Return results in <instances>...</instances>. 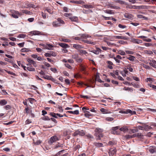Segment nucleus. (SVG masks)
Listing matches in <instances>:
<instances>
[{
  "instance_id": "1",
  "label": "nucleus",
  "mask_w": 156,
  "mask_h": 156,
  "mask_svg": "<svg viewBox=\"0 0 156 156\" xmlns=\"http://www.w3.org/2000/svg\"><path fill=\"white\" fill-rule=\"evenodd\" d=\"M64 24V22L60 18H58L56 21L53 22L52 23L53 26L55 27L61 26Z\"/></svg>"
},
{
  "instance_id": "2",
  "label": "nucleus",
  "mask_w": 156,
  "mask_h": 156,
  "mask_svg": "<svg viewBox=\"0 0 156 156\" xmlns=\"http://www.w3.org/2000/svg\"><path fill=\"white\" fill-rule=\"evenodd\" d=\"M27 61L28 62V63L27 64V66L30 65L32 67H36L37 66L36 62L32 60L30 58H27Z\"/></svg>"
},
{
  "instance_id": "3",
  "label": "nucleus",
  "mask_w": 156,
  "mask_h": 156,
  "mask_svg": "<svg viewBox=\"0 0 156 156\" xmlns=\"http://www.w3.org/2000/svg\"><path fill=\"white\" fill-rule=\"evenodd\" d=\"M95 131L97 133H95V135L98 136V137L97 138V140H100V138L103 136L102 134L100 133L102 132V130L100 129L97 128L95 129Z\"/></svg>"
},
{
  "instance_id": "4",
  "label": "nucleus",
  "mask_w": 156,
  "mask_h": 156,
  "mask_svg": "<svg viewBox=\"0 0 156 156\" xmlns=\"http://www.w3.org/2000/svg\"><path fill=\"white\" fill-rule=\"evenodd\" d=\"M119 113L124 114H127L129 113L131 115H134L136 114V112L135 111H132L129 109L125 110L124 109L120 111Z\"/></svg>"
},
{
  "instance_id": "5",
  "label": "nucleus",
  "mask_w": 156,
  "mask_h": 156,
  "mask_svg": "<svg viewBox=\"0 0 156 156\" xmlns=\"http://www.w3.org/2000/svg\"><path fill=\"white\" fill-rule=\"evenodd\" d=\"M59 140V139L56 135H55L51 137L48 141V143L50 144H52L53 143L58 141Z\"/></svg>"
},
{
  "instance_id": "6",
  "label": "nucleus",
  "mask_w": 156,
  "mask_h": 156,
  "mask_svg": "<svg viewBox=\"0 0 156 156\" xmlns=\"http://www.w3.org/2000/svg\"><path fill=\"white\" fill-rule=\"evenodd\" d=\"M21 14L18 11L13 10L12 12V16L15 18H18L19 16H21Z\"/></svg>"
},
{
  "instance_id": "7",
  "label": "nucleus",
  "mask_w": 156,
  "mask_h": 156,
  "mask_svg": "<svg viewBox=\"0 0 156 156\" xmlns=\"http://www.w3.org/2000/svg\"><path fill=\"white\" fill-rule=\"evenodd\" d=\"M117 150L115 148H111L110 149L108 152L110 156H113L115 155L116 152Z\"/></svg>"
},
{
  "instance_id": "8",
  "label": "nucleus",
  "mask_w": 156,
  "mask_h": 156,
  "mask_svg": "<svg viewBox=\"0 0 156 156\" xmlns=\"http://www.w3.org/2000/svg\"><path fill=\"white\" fill-rule=\"evenodd\" d=\"M119 128V126L112 127V131H111V133L112 134H116L117 135L119 134H120V132L119 131L117 132L116 131V130L118 129Z\"/></svg>"
},
{
  "instance_id": "9",
  "label": "nucleus",
  "mask_w": 156,
  "mask_h": 156,
  "mask_svg": "<svg viewBox=\"0 0 156 156\" xmlns=\"http://www.w3.org/2000/svg\"><path fill=\"white\" fill-rule=\"evenodd\" d=\"M141 6H136L135 5H129L126 6V8L128 9H140Z\"/></svg>"
},
{
  "instance_id": "10",
  "label": "nucleus",
  "mask_w": 156,
  "mask_h": 156,
  "mask_svg": "<svg viewBox=\"0 0 156 156\" xmlns=\"http://www.w3.org/2000/svg\"><path fill=\"white\" fill-rule=\"evenodd\" d=\"M149 151L151 154L156 153V147L153 146H150L149 147Z\"/></svg>"
},
{
  "instance_id": "11",
  "label": "nucleus",
  "mask_w": 156,
  "mask_h": 156,
  "mask_svg": "<svg viewBox=\"0 0 156 156\" xmlns=\"http://www.w3.org/2000/svg\"><path fill=\"white\" fill-rule=\"evenodd\" d=\"M124 16L128 19L129 20H132L133 19V15L130 13H125L124 14Z\"/></svg>"
},
{
  "instance_id": "12",
  "label": "nucleus",
  "mask_w": 156,
  "mask_h": 156,
  "mask_svg": "<svg viewBox=\"0 0 156 156\" xmlns=\"http://www.w3.org/2000/svg\"><path fill=\"white\" fill-rule=\"evenodd\" d=\"M42 46L48 50L51 49L53 47V46L50 44H42Z\"/></svg>"
},
{
  "instance_id": "13",
  "label": "nucleus",
  "mask_w": 156,
  "mask_h": 156,
  "mask_svg": "<svg viewBox=\"0 0 156 156\" xmlns=\"http://www.w3.org/2000/svg\"><path fill=\"white\" fill-rule=\"evenodd\" d=\"M30 34L34 35H39L41 34V32L38 31H34L30 32Z\"/></svg>"
},
{
  "instance_id": "14",
  "label": "nucleus",
  "mask_w": 156,
  "mask_h": 156,
  "mask_svg": "<svg viewBox=\"0 0 156 156\" xmlns=\"http://www.w3.org/2000/svg\"><path fill=\"white\" fill-rule=\"evenodd\" d=\"M114 37L116 39H123L124 40H128V38H126V37L124 36H114Z\"/></svg>"
},
{
  "instance_id": "15",
  "label": "nucleus",
  "mask_w": 156,
  "mask_h": 156,
  "mask_svg": "<svg viewBox=\"0 0 156 156\" xmlns=\"http://www.w3.org/2000/svg\"><path fill=\"white\" fill-rule=\"evenodd\" d=\"M83 7L86 9L93 8L94 6L93 5L90 4H85L83 5Z\"/></svg>"
},
{
  "instance_id": "16",
  "label": "nucleus",
  "mask_w": 156,
  "mask_h": 156,
  "mask_svg": "<svg viewBox=\"0 0 156 156\" xmlns=\"http://www.w3.org/2000/svg\"><path fill=\"white\" fill-rule=\"evenodd\" d=\"M128 129V128L127 126H123L119 129L120 131H123L124 132H126Z\"/></svg>"
},
{
  "instance_id": "17",
  "label": "nucleus",
  "mask_w": 156,
  "mask_h": 156,
  "mask_svg": "<svg viewBox=\"0 0 156 156\" xmlns=\"http://www.w3.org/2000/svg\"><path fill=\"white\" fill-rule=\"evenodd\" d=\"M69 19L72 21L77 22L78 20V18L76 16L69 17Z\"/></svg>"
},
{
  "instance_id": "18",
  "label": "nucleus",
  "mask_w": 156,
  "mask_h": 156,
  "mask_svg": "<svg viewBox=\"0 0 156 156\" xmlns=\"http://www.w3.org/2000/svg\"><path fill=\"white\" fill-rule=\"evenodd\" d=\"M73 47L77 50L82 48L83 47L80 45L76 44H74Z\"/></svg>"
},
{
  "instance_id": "19",
  "label": "nucleus",
  "mask_w": 156,
  "mask_h": 156,
  "mask_svg": "<svg viewBox=\"0 0 156 156\" xmlns=\"http://www.w3.org/2000/svg\"><path fill=\"white\" fill-rule=\"evenodd\" d=\"M107 63L108 64V68H113L112 65H113V64L112 62L110 61H107Z\"/></svg>"
},
{
  "instance_id": "20",
  "label": "nucleus",
  "mask_w": 156,
  "mask_h": 156,
  "mask_svg": "<svg viewBox=\"0 0 156 156\" xmlns=\"http://www.w3.org/2000/svg\"><path fill=\"white\" fill-rule=\"evenodd\" d=\"M94 145L97 147H103V144L101 143H98L97 142H94Z\"/></svg>"
},
{
  "instance_id": "21",
  "label": "nucleus",
  "mask_w": 156,
  "mask_h": 156,
  "mask_svg": "<svg viewBox=\"0 0 156 156\" xmlns=\"http://www.w3.org/2000/svg\"><path fill=\"white\" fill-rule=\"evenodd\" d=\"M144 128H145V131H148L152 129L151 126H149L147 125H145Z\"/></svg>"
},
{
  "instance_id": "22",
  "label": "nucleus",
  "mask_w": 156,
  "mask_h": 156,
  "mask_svg": "<svg viewBox=\"0 0 156 156\" xmlns=\"http://www.w3.org/2000/svg\"><path fill=\"white\" fill-rule=\"evenodd\" d=\"M68 112L73 114L78 115L79 114V112L78 110H76L74 111H68Z\"/></svg>"
},
{
  "instance_id": "23",
  "label": "nucleus",
  "mask_w": 156,
  "mask_h": 156,
  "mask_svg": "<svg viewBox=\"0 0 156 156\" xmlns=\"http://www.w3.org/2000/svg\"><path fill=\"white\" fill-rule=\"evenodd\" d=\"M59 45L64 48H66L69 47L68 44L63 43H60L59 44Z\"/></svg>"
},
{
  "instance_id": "24",
  "label": "nucleus",
  "mask_w": 156,
  "mask_h": 156,
  "mask_svg": "<svg viewBox=\"0 0 156 156\" xmlns=\"http://www.w3.org/2000/svg\"><path fill=\"white\" fill-rule=\"evenodd\" d=\"M7 102L5 100H2L0 101V105H4L7 104Z\"/></svg>"
},
{
  "instance_id": "25",
  "label": "nucleus",
  "mask_w": 156,
  "mask_h": 156,
  "mask_svg": "<svg viewBox=\"0 0 156 156\" xmlns=\"http://www.w3.org/2000/svg\"><path fill=\"white\" fill-rule=\"evenodd\" d=\"M78 130V135L80 136H84L85 134V132L83 130H81L80 131Z\"/></svg>"
},
{
  "instance_id": "26",
  "label": "nucleus",
  "mask_w": 156,
  "mask_h": 156,
  "mask_svg": "<svg viewBox=\"0 0 156 156\" xmlns=\"http://www.w3.org/2000/svg\"><path fill=\"white\" fill-rule=\"evenodd\" d=\"M115 2L116 3H118L121 5H123L125 4V2L122 0H115Z\"/></svg>"
},
{
  "instance_id": "27",
  "label": "nucleus",
  "mask_w": 156,
  "mask_h": 156,
  "mask_svg": "<svg viewBox=\"0 0 156 156\" xmlns=\"http://www.w3.org/2000/svg\"><path fill=\"white\" fill-rule=\"evenodd\" d=\"M100 111L104 114H107L108 113V111L103 108H102L100 109Z\"/></svg>"
},
{
  "instance_id": "28",
  "label": "nucleus",
  "mask_w": 156,
  "mask_h": 156,
  "mask_svg": "<svg viewBox=\"0 0 156 156\" xmlns=\"http://www.w3.org/2000/svg\"><path fill=\"white\" fill-rule=\"evenodd\" d=\"M151 66L152 67L156 68V61L155 60L152 61V62L150 63Z\"/></svg>"
},
{
  "instance_id": "29",
  "label": "nucleus",
  "mask_w": 156,
  "mask_h": 156,
  "mask_svg": "<svg viewBox=\"0 0 156 156\" xmlns=\"http://www.w3.org/2000/svg\"><path fill=\"white\" fill-rule=\"evenodd\" d=\"M123 90H128L131 92L133 91V89L131 87H124L123 88Z\"/></svg>"
},
{
  "instance_id": "30",
  "label": "nucleus",
  "mask_w": 156,
  "mask_h": 156,
  "mask_svg": "<svg viewBox=\"0 0 156 156\" xmlns=\"http://www.w3.org/2000/svg\"><path fill=\"white\" fill-rule=\"evenodd\" d=\"M133 138H134L136 137H140L142 136L141 133H138L133 134L132 135Z\"/></svg>"
},
{
  "instance_id": "31",
  "label": "nucleus",
  "mask_w": 156,
  "mask_h": 156,
  "mask_svg": "<svg viewBox=\"0 0 156 156\" xmlns=\"http://www.w3.org/2000/svg\"><path fill=\"white\" fill-rule=\"evenodd\" d=\"M90 37V36L88 34H83L81 35V38L82 39Z\"/></svg>"
},
{
  "instance_id": "32",
  "label": "nucleus",
  "mask_w": 156,
  "mask_h": 156,
  "mask_svg": "<svg viewBox=\"0 0 156 156\" xmlns=\"http://www.w3.org/2000/svg\"><path fill=\"white\" fill-rule=\"evenodd\" d=\"M134 43L137 44H140L142 43V41L140 40L134 39Z\"/></svg>"
},
{
  "instance_id": "33",
  "label": "nucleus",
  "mask_w": 156,
  "mask_h": 156,
  "mask_svg": "<svg viewBox=\"0 0 156 156\" xmlns=\"http://www.w3.org/2000/svg\"><path fill=\"white\" fill-rule=\"evenodd\" d=\"M137 17L140 19L143 18L145 20L147 19V17L144 16L142 15H137Z\"/></svg>"
},
{
  "instance_id": "34",
  "label": "nucleus",
  "mask_w": 156,
  "mask_h": 156,
  "mask_svg": "<svg viewBox=\"0 0 156 156\" xmlns=\"http://www.w3.org/2000/svg\"><path fill=\"white\" fill-rule=\"evenodd\" d=\"M104 12L106 13L109 14H113V12L112 11L110 10H105Z\"/></svg>"
},
{
  "instance_id": "35",
  "label": "nucleus",
  "mask_w": 156,
  "mask_h": 156,
  "mask_svg": "<svg viewBox=\"0 0 156 156\" xmlns=\"http://www.w3.org/2000/svg\"><path fill=\"white\" fill-rule=\"evenodd\" d=\"M118 53L122 55H125V52L121 50H119L118 51Z\"/></svg>"
},
{
  "instance_id": "36",
  "label": "nucleus",
  "mask_w": 156,
  "mask_h": 156,
  "mask_svg": "<svg viewBox=\"0 0 156 156\" xmlns=\"http://www.w3.org/2000/svg\"><path fill=\"white\" fill-rule=\"evenodd\" d=\"M79 57L78 55V54H75L74 55H72V58H73L76 60V59L78 58Z\"/></svg>"
},
{
  "instance_id": "37",
  "label": "nucleus",
  "mask_w": 156,
  "mask_h": 156,
  "mask_svg": "<svg viewBox=\"0 0 156 156\" xmlns=\"http://www.w3.org/2000/svg\"><path fill=\"white\" fill-rule=\"evenodd\" d=\"M83 41L84 42L86 43H87L88 44H92L94 45L95 44V42H91L89 41L83 40Z\"/></svg>"
},
{
  "instance_id": "38",
  "label": "nucleus",
  "mask_w": 156,
  "mask_h": 156,
  "mask_svg": "<svg viewBox=\"0 0 156 156\" xmlns=\"http://www.w3.org/2000/svg\"><path fill=\"white\" fill-rule=\"evenodd\" d=\"M131 85H132L133 87H135L138 88L139 87V86L138 84H135L134 83L132 82L131 83Z\"/></svg>"
},
{
  "instance_id": "39",
  "label": "nucleus",
  "mask_w": 156,
  "mask_h": 156,
  "mask_svg": "<svg viewBox=\"0 0 156 156\" xmlns=\"http://www.w3.org/2000/svg\"><path fill=\"white\" fill-rule=\"evenodd\" d=\"M127 58L131 61H133L134 60L135 57L133 56L130 55L129 57Z\"/></svg>"
},
{
  "instance_id": "40",
  "label": "nucleus",
  "mask_w": 156,
  "mask_h": 156,
  "mask_svg": "<svg viewBox=\"0 0 156 156\" xmlns=\"http://www.w3.org/2000/svg\"><path fill=\"white\" fill-rule=\"evenodd\" d=\"M131 132L133 133H137L138 131V130L136 128V129H130Z\"/></svg>"
},
{
  "instance_id": "41",
  "label": "nucleus",
  "mask_w": 156,
  "mask_h": 156,
  "mask_svg": "<svg viewBox=\"0 0 156 156\" xmlns=\"http://www.w3.org/2000/svg\"><path fill=\"white\" fill-rule=\"evenodd\" d=\"M50 115H51V116L55 118H58L56 115V114H55L54 113L51 112L50 113Z\"/></svg>"
},
{
  "instance_id": "42",
  "label": "nucleus",
  "mask_w": 156,
  "mask_h": 156,
  "mask_svg": "<svg viewBox=\"0 0 156 156\" xmlns=\"http://www.w3.org/2000/svg\"><path fill=\"white\" fill-rule=\"evenodd\" d=\"M137 127L140 130H145V128H144L145 125L142 126H139Z\"/></svg>"
},
{
  "instance_id": "43",
  "label": "nucleus",
  "mask_w": 156,
  "mask_h": 156,
  "mask_svg": "<svg viewBox=\"0 0 156 156\" xmlns=\"http://www.w3.org/2000/svg\"><path fill=\"white\" fill-rule=\"evenodd\" d=\"M124 137L126 139L133 138L132 135H127L124 136Z\"/></svg>"
},
{
  "instance_id": "44",
  "label": "nucleus",
  "mask_w": 156,
  "mask_h": 156,
  "mask_svg": "<svg viewBox=\"0 0 156 156\" xmlns=\"http://www.w3.org/2000/svg\"><path fill=\"white\" fill-rule=\"evenodd\" d=\"M4 108L6 110L10 109L11 108V107L10 105H7L4 107Z\"/></svg>"
},
{
  "instance_id": "45",
  "label": "nucleus",
  "mask_w": 156,
  "mask_h": 156,
  "mask_svg": "<svg viewBox=\"0 0 156 156\" xmlns=\"http://www.w3.org/2000/svg\"><path fill=\"white\" fill-rule=\"evenodd\" d=\"M113 58L115 60L116 63L119 64V65H120V64L121 63H122V62L120 61L119 59H117L116 58L114 57Z\"/></svg>"
},
{
  "instance_id": "46",
  "label": "nucleus",
  "mask_w": 156,
  "mask_h": 156,
  "mask_svg": "<svg viewBox=\"0 0 156 156\" xmlns=\"http://www.w3.org/2000/svg\"><path fill=\"white\" fill-rule=\"evenodd\" d=\"M82 60L83 59L81 58L78 57L76 61L77 62L80 63L82 62Z\"/></svg>"
},
{
  "instance_id": "47",
  "label": "nucleus",
  "mask_w": 156,
  "mask_h": 156,
  "mask_svg": "<svg viewBox=\"0 0 156 156\" xmlns=\"http://www.w3.org/2000/svg\"><path fill=\"white\" fill-rule=\"evenodd\" d=\"M23 12L29 15H31L32 14V12H31L28 11L27 10H24Z\"/></svg>"
},
{
  "instance_id": "48",
  "label": "nucleus",
  "mask_w": 156,
  "mask_h": 156,
  "mask_svg": "<svg viewBox=\"0 0 156 156\" xmlns=\"http://www.w3.org/2000/svg\"><path fill=\"white\" fill-rule=\"evenodd\" d=\"M148 85L149 86H150L151 87H152V88L155 90H156V86L154 85H152L151 84H148Z\"/></svg>"
},
{
  "instance_id": "49",
  "label": "nucleus",
  "mask_w": 156,
  "mask_h": 156,
  "mask_svg": "<svg viewBox=\"0 0 156 156\" xmlns=\"http://www.w3.org/2000/svg\"><path fill=\"white\" fill-rule=\"evenodd\" d=\"M25 4L27 6V7H26L25 6H24L22 7V8H28V7H32V5L31 4H29L28 3H26Z\"/></svg>"
},
{
  "instance_id": "50",
  "label": "nucleus",
  "mask_w": 156,
  "mask_h": 156,
  "mask_svg": "<svg viewBox=\"0 0 156 156\" xmlns=\"http://www.w3.org/2000/svg\"><path fill=\"white\" fill-rule=\"evenodd\" d=\"M154 79L152 78H147L146 80V81L147 82H148V81H149L150 82H152L153 81Z\"/></svg>"
},
{
  "instance_id": "51",
  "label": "nucleus",
  "mask_w": 156,
  "mask_h": 156,
  "mask_svg": "<svg viewBox=\"0 0 156 156\" xmlns=\"http://www.w3.org/2000/svg\"><path fill=\"white\" fill-rule=\"evenodd\" d=\"M41 140H37L36 142H34V144L38 145L40 144L41 143Z\"/></svg>"
},
{
  "instance_id": "52",
  "label": "nucleus",
  "mask_w": 156,
  "mask_h": 156,
  "mask_svg": "<svg viewBox=\"0 0 156 156\" xmlns=\"http://www.w3.org/2000/svg\"><path fill=\"white\" fill-rule=\"evenodd\" d=\"M78 130H77L73 133L72 134L73 136H76L78 135Z\"/></svg>"
},
{
  "instance_id": "53",
  "label": "nucleus",
  "mask_w": 156,
  "mask_h": 156,
  "mask_svg": "<svg viewBox=\"0 0 156 156\" xmlns=\"http://www.w3.org/2000/svg\"><path fill=\"white\" fill-rule=\"evenodd\" d=\"M108 144L111 145H114L116 143L114 141H110L108 142Z\"/></svg>"
},
{
  "instance_id": "54",
  "label": "nucleus",
  "mask_w": 156,
  "mask_h": 156,
  "mask_svg": "<svg viewBox=\"0 0 156 156\" xmlns=\"http://www.w3.org/2000/svg\"><path fill=\"white\" fill-rule=\"evenodd\" d=\"M71 13H65L64 14V16L69 18V17H71Z\"/></svg>"
},
{
  "instance_id": "55",
  "label": "nucleus",
  "mask_w": 156,
  "mask_h": 156,
  "mask_svg": "<svg viewBox=\"0 0 156 156\" xmlns=\"http://www.w3.org/2000/svg\"><path fill=\"white\" fill-rule=\"evenodd\" d=\"M50 53V54L51 56V55L52 56L55 57L56 55V54L55 52H53L52 51H51Z\"/></svg>"
},
{
  "instance_id": "56",
  "label": "nucleus",
  "mask_w": 156,
  "mask_h": 156,
  "mask_svg": "<svg viewBox=\"0 0 156 156\" xmlns=\"http://www.w3.org/2000/svg\"><path fill=\"white\" fill-rule=\"evenodd\" d=\"M107 121H112L114 119L112 117H107L106 119Z\"/></svg>"
},
{
  "instance_id": "57",
  "label": "nucleus",
  "mask_w": 156,
  "mask_h": 156,
  "mask_svg": "<svg viewBox=\"0 0 156 156\" xmlns=\"http://www.w3.org/2000/svg\"><path fill=\"white\" fill-rule=\"evenodd\" d=\"M79 52L81 53H83L84 54H86L87 53L86 51L85 50H80Z\"/></svg>"
},
{
  "instance_id": "58",
  "label": "nucleus",
  "mask_w": 156,
  "mask_h": 156,
  "mask_svg": "<svg viewBox=\"0 0 156 156\" xmlns=\"http://www.w3.org/2000/svg\"><path fill=\"white\" fill-rule=\"evenodd\" d=\"M118 27L121 28L123 29L125 28L126 27V26L125 25H122L121 24H119L118 25Z\"/></svg>"
},
{
  "instance_id": "59",
  "label": "nucleus",
  "mask_w": 156,
  "mask_h": 156,
  "mask_svg": "<svg viewBox=\"0 0 156 156\" xmlns=\"http://www.w3.org/2000/svg\"><path fill=\"white\" fill-rule=\"evenodd\" d=\"M25 110L26 111V112L27 114H28L29 113V109L28 106H26Z\"/></svg>"
},
{
  "instance_id": "60",
  "label": "nucleus",
  "mask_w": 156,
  "mask_h": 156,
  "mask_svg": "<svg viewBox=\"0 0 156 156\" xmlns=\"http://www.w3.org/2000/svg\"><path fill=\"white\" fill-rule=\"evenodd\" d=\"M18 65L20 67H23L24 68H25L26 67L25 66L24 67L23 65L21 63V62L20 61H18L17 62Z\"/></svg>"
},
{
  "instance_id": "61",
  "label": "nucleus",
  "mask_w": 156,
  "mask_h": 156,
  "mask_svg": "<svg viewBox=\"0 0 156 156\" xmlns=\"http://www.w3.org/2000/svg\"><path fill=\"white\" fill-rule=\"evenodd\" d=\"M119 42L120 44H125L127 43L126 41H119Z\"/></svg>"
},
{
  "instance_id": "62",
  "label": "nucleus",
  "mask_w": 156,
  "mask_h": 156,
  "mask_svg": "<svg viewBox=\"0 0 156 156\" xmlns=\"http://www.w3.org/2000/svg\"><path fill=\"white\" fill-rule=\"evenodd\" d=\"M90 111L92 112H97V109L95 108H93L92 109L90 110Z\"/></svg>"
},
{
  "instance_id": "63",
  "label": "nucleus",
  "mask_w": 156,
  "mask_h": 156,
  "mask_svg": "<svg viewBox=\"0 0 156 156\" xmlns=\"http://www.w3.org/2000/svg\"><path fill=\"white\" fill-rule=\"evenodd\" d=\"M26 37V35L23 34H20L18 36L19 38H24Z\"/></svg>"
},
{
  "instance_id": "64",
  "label": "nucleus",
  "mask_w": 156,
  "mask_h": 156,
  "mask_svg": "<svg viewBox=\"0 0 156 156\" xmlns=\"http://www.w3.org/2000/svg\"><path fill=\"white\" fill-rule=\"evenodd\" d=\"M146 53L147 54L151 55L152 54H153V52L150 51H146Z\"/></svg>"
}]
</instances>
